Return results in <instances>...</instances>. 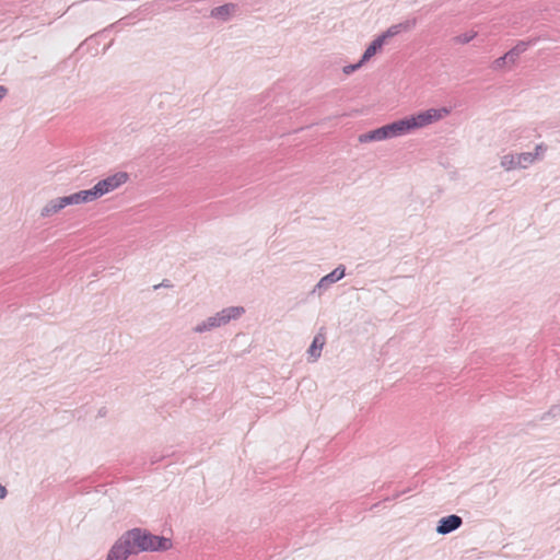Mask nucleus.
<instances>
[{
    "label": "nucleus",
    "instance_id": "1",
    "mask_svg": "<svg viewBox=\"0 0 560 560\" xmlns=\"http://www.w3.org/2000/svg\"><path fill=\"white\" fill-rule=\"evenodd\" d=\"M172 541L164 536L151 534L148 529L136 527L124 533L108 551L106 560H127L130 555L147 551H165Z\"/></svg>",
    "mask_w": 560,
    "mask_h": 560
},
{
    "label": "nucleus",
    "instance_id": "2",
    "mask_svg": "<svg viewBox=\"0 0 560 560\" xmlns=\"http://www.w3.org/2000/svg\"><path fill=\"white\" fill-rule=\"evenodd\" d=\"M245 313V308L243 306H230L221 310L213 316L208 317L201 323L197 324L194 327V331L197 334H202L206 331H210L212 329L219 328L229 324L233 319L240 318Z\"/></svg>",
    "mask_w": 560,
    "mask_h": 560
},
{
    "label": "nucleus",
    "instance_id": "3",
    "mask_svg": "<svg viewBox=\"0 0 560 560\" xmlns=\"http://www.w3.org/2000/svg\"><path fill=\"white\" fill-rule=\"evenodd\" d=\"M405 129L401 119L384 125L359 136V142L366 143L372 141H383L400 136H405Z\"/></svg>",
    "mask_w": 560,
    "mask_h": 560
},
{
    "label": "nucleus",
    "instance_id": "4",
    "mask_svg": "<svg viewBox=\"0 0 560 560\" xmlns=\"http://www.w3.org/2000/svg\"><path fill=\"white\" fill-rule=\"evenodd\" d=\"M441 118V110H438L436 108H430L416 115L405 117L401 119V122L406 135H408L412 130L425 127L434 121L440 120Z\"/></svg>",
    "mask_w": 560,
    "mask_h": 560
},
{
    "label": "nucleus",
    "instance_id": "5",
    "mask_svg": "<svg viewBox=\"0 0 560 560\" xmlns=\"http://www.w3.org/2000/svg\"><path fill=\"white\" fill-rule=\"evenodd\" d=\"M128 173L117 172L113 175L107 176L104 179H101L92 188H90L94 200L115 190L116 188L125 184L128 180Z\"/></svg>",
    "mask_w": 560,
    "mask_h": 560
},
{
    "label": "nucleus",
    "instance_id": "6",
    "mask_svg": "<svg viewBox=\"0 0 560 560\" xmlns=\"http://www.w3.org/2000/svg\"><path fill=\"white\" fill-rule=\"evenodd\" d=\"M346 276V267L339 265L331 272L320 278V280L313 288L311 294H317L320 296L326 292L334 283L338 282Z\"/></svg>",
    "mask_w": 560,
    "mask_h": 560
},
{
    "label": "nucleus",
    "instance_id": "7",
    "mask_svg": "<svg viewBox=\"0 0 560 560\" xmlns=\"http://www.w3.org/2000/svg\"><path fill=\"white\" fill-rule=\"evenodd\" d=\"M463 524V520L460 516L456 514H451L442 517L436 525V533L440 535H447L458 529Z\"/></svg>",
    "mask_w": 560,
    "mask_h": 560
},
{
    "label": "nucleus",
    "instance_id": "8",
    "mask_svg": "<svg viewBox=\"0 0 560 560\" xmlns=\"http://www.w3.org/2000/svg\"><path fill=\"white\" fill-rule=\"evenodd\" d=\"M237 9L238 5L236 3L228 2L211 9L210 16L222 22H228L232 18V15L237 11Z\"/></svg>",
    "mask_w": 560,
    "mask_h": 560
},
{
    "label": "nucleus",
    "instance_id": "9",
    "mask_svg": "<svg viewBox=\"0 0 560 560\" xmlns=\"http://www.w3.org/2000/svg\"><path fill=\"white\" fill-rule=\"evenodd\" d=\"M416 26V20H407L398 24H394L389 26L385 32H383L380 36H384V42L388 38H392L401 32H408Z\"/></svg>",
    "mask_w": 560,
    "mask_h": 560
},
{
    "label": "nucleus",
    "instance_id": "10",
    "mask_svg": "<svg viewBox=\"0 0 560 560\" xmlns=\"http://www.w3.org/2000/svg\"><path fill=\"white\" fill-rule=\"evenodd\" d=\"M94 201L91 189L80 190L69 196H63V201L66 206L81 205Z\"/></svg>",
    "mask_w": 560,
    "mask_h": 560
},
{
    "label": "nucleus",
    "instance_id": "11",
    "mask_svg": "<svg viewBox=\"0 0 560 560\" xmlns=\"http://www.w3.org/2000/svg\"><path fill=\"white\" fill-rule=\"evenodd\" d=\"M63 201V197H58L55 199L49 200L40 210V217L42 218H48L51 217L62 209H65L67 206Z\"/></svg>",
    "mask_w": 560,
    "mask_h": 560
},
{
    "label": "nucleus",
    "instance_id": "12",
    "mask_svg": "<svg viewBox=\"0 0 560 560\" xmlns=\"http://www.w3.org/2000/svg\"><path fill=\"white\" fill-rule=\"evenodd\" d=\"M384 44H385L384 36L378 35L376 38H374L371 42V44L366 47L363 55L361 56V62L369 61L373 56H375L377 54V51H380L382 49Z\"/></svg>",
    "mask_w": 560,
    "mask_h": 560
},
{
    "label": "nucleus",
    "instance_id": "13",
    "mask_svg": "<svg viewBox=\"0 0 560 560\" xmlns=\"http://www.w3.org/2000/svg\"><path fill=\"white\" fill-rule=\"evenodd\" d=\"M534 44V40H520L513 48L506 52L509 62L514 63L518 57L527 50V48Z\"/></svg>",
    "mask_w": 560,
    "mask_h": 560
},
{
    "label": "nucleus",
    "instance_id": "14",
    "mask_svg": "<svg viewBox=\"0 0 560 560\" xmlns=\"http://www.w3.org/2000/svg\"><path fill=\"white\" fill-rule=\"evenodd\" d=\"M324 347V340L319 337V336H316L310 348H308V354H310V358H312V361H316L319 357H320V351Z\"/></svg>",
    "mask_w": 560,
    "mask_h": 560
},
{
    "label": "nucleus",
    "instance_id": "15",
    "mask_svg": "<svg viewBox=\"0 0 560 560\" xmlns=\"http://www.w3.org/2000/svg\"><path fill=\"white\" fill-rule=\"evenodd\" d=\"M518 168H526L535 162L537 153L524 152L516 154Z\"/></svg>",
    "mask_w": 560,
    "mask_h": 560
},
{
    "label": "nucleus",
    "instance_id": "16",
    "mask_svg": "<svg viewBox=\"0 0 560 560\" xmlns=\"http://www.w3.org/2000/svg\"><path fill=\"white\" fill-rule=\"evenodd\" d=\"M517 158L516 154H505L501 158L500 165L505 171H512L518 168V165L516 164Z\"/></svg>",
    "mask_w": 560,
    "mask_h": 560
},
{
    "label": "nucleus",
    "instance_id": "17",
    "mask_svg": "<svg viewBox=\"0 0 560 560\" xmlns=\"http://www.w3.org/2000/svg\"><path fill=\"white\" fill-rule=\"evenodd\" d=\"M477 36V32H468L460 35H457L453 38L455 44L465 45L471 42Z\"/></svg>",
    "mask_w": 560,
    "mask_h": 560
},
{
    "label": "nucleus",
    "instance_id": "18",
    "mask_svg": "<svg viewBox=\"0 0 560 560\" xmlns=\"http://www.w3.org/2000/svg\"><path fill=\"white\" fill-rule=\"evenodd\" d=\"M560 416V405H555L552 406L548 412L544 413L541 417H540V420L541 421H546L548 420L549 418H556Z\"/></svg>",
    "mask_w": 560,
    "mask_h": 560
},
{
    "label": "nucleus",
    "instance_id": "19",
    "mask_svg": "<svg viewBox=\"0 0 560 560\" xmlns=\"http://www.w3.org/2000/svg\"><path fill=\"white\" fill-rule=\"evenodd\" d=\"M506 63H510L509 62V57H506V54H504L503 56L499 57L498 59H495L492 63V69L493 70H500L502 69Z\"/></svg>",
    "mask_w": 560,
    "mask_h": 560
},
{
    "label": "nucleus",
    "instance_id": "20",
    "mask_svg": "<svg viewBox=\"0 0 560 560\" xmlns=\"http://www.w3.org/2000/svg\"><path fill=\"white\" fill-rule=\"evenodd\" d=\"M365 62H361V59L355 62V63H351V65H348V66H345L342 68V71L345 74L349 75L351 73H353L354 71H357L358 69H360Z\"/></svg>",
    "mask_w": 560,
    "mask_h": 560
},
{
    "label": "nucleus",
    "instance_id": "21",
    "mask_svg": "<svg viewBox=\"0 0 560 560\" xmlns=\"http://www.w3.org/2000/svg\"><path fill=\"white\" fill-rule=\"evenodd\" d=\"M7 494H8L7 488L0 483V500L4 499L7 497Z\"/></svg>",
    "mask_w": 560,
    "mask_h": 560
},
{
    "label": "nucleus",
    "instance_id": "22",
    "mask_svg": "<svg viewBox=\"0 0 560 560\" xmlns=\"http://www.w3.org/2000/svg\"><path fill=\"white\" fill-rule=\"evenodd\" d=\"M161 287H163V288H170V287H172V284H171L167 280H164V281H163V282H161L160 284L154 285V289L156 290V289H159V288H161Z\"/></svg>",
    "mask_w": 560,
    "mask_h": 560
},
{
    "label": "nucleus",
    "instance_id": "23",
    "mask_svg": "<svg viewBox=\"0 0 560 560\" xmlns=\"http://www.w3.org/2000/svg\"><path fill=\"white\" fill-rule=\"evenodd\" d=\"M8 90L5 86L0 85V101L5 96Z\"/></svg>",
    "mask_w": 560,
    "mask_h": 560
},
{
    "label": "nucleus",
    "instance_id": "24",
    "mask_svg": "<svg viewBox=\"0 0 560 560\" xmlns=\"http://www.w3.org/2000/svg\"><path fill=\"white\" fill-rule=\"evenodd\" d=\"M541 150H546V148H544V144L542 143L537 144L534 153H537V156H538L539 152H541Z\"/></svg>",
    "mask_w": 560,
    "mask_h": 560
},
{
    "label": "nucleus",
    "instance_id": "25",
    "mask_svg": "<svg viewBox=\"0 0 560 560\" xmlns=\"http://www.w3.org/2000/svg\"><path fill=\"white\" fill-rule=\"evenodd\" d=\"M439 110H441L442 118L450 113V110L447 108H445V107L440 108Z\"/></svg>",
    "mask_w": 560,
    "mask_h": 560
}]
</instances>
